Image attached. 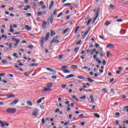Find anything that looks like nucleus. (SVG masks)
<instances>
[{
  "instance_id": "obj_1",
  "label": "nucleus",
  "mask_w": 128,
  "mask_h": 128,
  "mask_svg": "<svg viewBox=\"0 0 128 128\" xmlns=\"http://www.w3.org/2000/svg\"><path fill=\"white\" fill-rule=\"evenodd\" d=\"M6 112L8 114H14L16 112V108H7Z\"/></svg>"
},
{
  "instance_id": "obj_2",
  "label": "nucleus",
  "mask_w": 128,
  "mask_h": 128,
  "mask_svg": "<svg viewBox=\"0 0 128 128\" xmlns=\"http://www.w3.org/2000/svg\"><path fill=\"white\" fill-rule=\"evenodd\" d=\"M95 16H96L93 19L92 24H94V22H96V19L98 18V16H100V8H98V9L96 12Z\"/></svg>"
},
{
  "instance_id": "obj_3",
  "label": "nucleus",
  "mask_w": 128,
  "mask_h": 128,
  "mask_svg": "<svg viewBox=\"0 0 128 128\" xmlns=\"http://www.w3.org/2000/svg\"><path fill=\"white\" fill-rule=\"evenodd\" d=\"M39 112H40V110H38V108H36L34 110L33 113L32 114V115H33L34 116L36 117L38 116V114Z\"/></svg>"
},
{
  "instance_id": "obj_4",
  "label": "nucleus",
  "mask_w": 128,
  "mask_h": 128,
  "mask_svg": "<svg viewBox=\"0 0 128 128\" xmlns=\"http://www.w3.org/2000/svg\"><path fill=\"white\" fill-rule=\"evenodd\" d=\"M0 124H1V128H4V126H10V124L8 123L2 122L0 120Z\"/></svg>"
},
{
  "instance_id": "obj_5",
  "label": "nucleus",
  "mask_w": 128,
  "mask_h": 128,
  "mask_svg": "<svg viewBox=\"0 0 128 128\" xmlns=\"http://www.w3.org/2000/svg\"><path fill=\"white\" fill-rule=\"evenodd\" d=\"M44 37H42L40 38V46H41V48H44Z\"/></svg>"
},
{
  "instance_id": "obj_6",
  "label": "nucleus",
  "mask_w": 128,
  "mask_h": 128,
  "mask_svg": "<svg viewBox=\"0 0 128 128\" xmlns=\"http://www.w3.org/2000/svg\"><path fill=\"white\" fill-rule=\"evenodd\" d=\"M56 38H58V36L53 38L52 40L50 42V44H54V42L56 44H58L60 42H58V40H56Z\"/></svg>"
},
{
  "instance_id": "obj_7",
  "label": "nucleus",
  "mask_w": 128,
  "mask_h": 128,
  "mask_svg": "<svg viewBox=\"0 0 128 128\" xmlns=\"http://www.w3.org/2000/svg\"><path fill=\"white\" fill-rule=\"evenodd\" d=\"M18 102V100L16 99L13 101L12 102L10 103V106H14Z\"/></svg>"
},
{
  "instance_id": "obj_8",
  "label": "nucleus",
  "mask_w": 128,
  "mask_h": 128,
  "mask_svg": "<svg viewBox=\"0 0 128 128\" xmlns=\"http://www.w3.org/2000/svg\"><path fill=\"white\" fill-rule=\"evenodd\" d=\"M46 22L44 20L42 22V28H43V30H46Z\"/></svg>"
},
{
  "instance_id": "obj_9",
  "label": "nucleus",
  "mask_w": 128,
  "mask_h": 128,
  "mask_svg": "<svg viewBox=\"0 0 128 128\" xmlns=\"http://www.w3.org/2000/svg\"><path fill=\"white\" fill-rule=\"evenodd\" d=\"M51 90H52L51 88H44L42 90V92H50Z\"/></svg>"
},
{
  "instance_id": "obj_10",
  "label": "nucleus",
  "mask_w": 128,
  "mask_h": 128,
  "mask_svg": "<svg viewBox=\"0 0 128 128\" xmlns=\"http://www.w3.org/2000/svg\"><path fill=\"white\" fill-rule=\"evenodd\" d=\"M49 38H50V32H48L46 33L45 36V41L46 42L47 40H48Z\"/></svg>"
},
{
  "instance_id": "obj_11",
  "label": "nucleus",
  "mask_w": 128,
  "mask_h": 128,
  "mask_svg": "<svg viewBox=\"0 0 128 128\" xmlns=\"http://www.w3.org/2000/svg\"><path fill=\"white\" fill-rule=\"evenodd\" d=\"M6 96L7 98H14V94H6Z\"/></svg>"
},
{
  "instance_id": "obj_12",
  "label": "nucleus",
  "mask_w": 128,
  "mask_h": 128,
  "mask_svg": "<svg viewBox=\"0 0 128 128\" xmlns=\"http://www.w3.org/2000/svg\"><path fill=\"white\" fill-rule=\"evenodd\" d=\"M54 4V1L51 2L49 6V10H52V8Z\"/></svg>"
},
{
  "instance_id": "obj_13",
  "label": "nucleus",
  "mask_w": 128,
  "mask_h": 128,
  "mask_svg": "<svg viewBox=\"0 0 128 128\" xmlns=\"http://www.w3.org/2000/svg\"><path fill=\"white\" fill-rule=\"evenodd\" d=\"M12 40H13V42H16V44L20 43V40L16 38H12Z\"/></svg>"
},
{
  "instance_id": "obj_14",
  "label": "nucleus",
  "mask_w": 128,
  "mask_h": 128,
  "mask_svg": "<svg viewBox=\"0 0 128 128\" xmlns=\"http://www.w3.org/2000/svg\"><path fill=\"white\" fill-rule=\"evenodd\" d=\"M90 98L91 100V102H94V95H90Z\"/></svg>"
},
{
  "instance_id": "obj_15",
  "label": "nucleus",
  "mask_w": 128,
  "mask_h": 128,
  "mask_svg": "<svg viewBox=\"0 0 128 128\" xmlns=\"http://www.w3.org/2000/svg\"><path fill=\"white\" fill-rule=\"evenodd\" d=\"M62 72L64 74H70V72L66 69H64L62 70Z\"/></svg>"
},
{
  "instance_id": "obj_16",
  "label": "nucleus",
  "mask_w": 128,
  "mask_h": 128,
  "mask_svg": "<svg viewBox=\"0 0 128 128\" xmlns=\"http://www.w3.org/2000/svg\"><path fill=\"white\" fill-rule=\"evenodd\" d=\"M74 75L71 74L66 76V78H74Z\"/></svg>"
},
{
  "instance_id": "obj_17",
  "label": "nucleus",
  "mask_w": 128,
  "mask_h": 128,
  "mask_svg": "<svg viewBox=\"0 0 128 128\" xmlns=\"http://www.w3.org/2000/svg\"><path fill=\"white\" fill-rule=\"evenodd\" d=\"M54 18L52 16H51L50 18V22L51 24H52V22H54Z\"/></svg>"
},
{
  "instance_id": "obj_18",
  "label": "nucleus",
  "mask_w": 128,
  "mask_h": 128,
  "mask_svg": "<svg viewBox=\"0 0 128 128\" xmlns=\"http://www.w3.org/2000/svg\"><path fill=\"white\" fill-rule=\"evenodd\" d=\"M106 48H114V46L112 44H108L107 46H106Z\"/></svg>"
},
{
  "instance_id": "obj_19",
  "label": "nucleus",
  "mask_w": 128,
  "mask_h": 128,
  "mask_svg": "<svg viewBox=\"0 0 128 128\" xmlns=\"http://www.w3.org/2000/svg\"><path fill=\"white\" fill-rule=\"evenodd\" d=\"M77 78H79V80H86V77H84L82 76H78Z\"/></svg>"
},
{
  "instance_id": "obj_20",
  "label": "nucleus",
  "mask_w": 128,
  "mask_h": 128,
  "mask_svg": "<svg viewBox=\"0 0 128 128\" xmlns=\"http://www.w3.org/2000/svg\"><path fill=\"white\" fill-rule=\"evenodd\" d=\"M56 35V32L54 31V30H50V36H54Z\"/></svg>"
},
{
  "instance_id": "obj_21",
  "label": "nucleus",
  "mask_w": 128,
  "mask_h": 128,
  "mask_svg": "<svg viewBox=\"0 0 128 128\" xmlns=\"http://www.w3.org/2000/svg\"><path fill=\"white\" fill-rule=\"evenodd\" d=\"M25 28L26 30H32V28L28 25L25 26Z\"/></svg>"
},
{
  "instance_id": "obj_22",
  "label": "nucleus",
  "mask_w": 128,
  "mask_h": 128,
  "mask_svg": "<svg viewBox=\"0 0 128 128\" xmlns=\"http://www.w3.org/2000/svg\"><path fill=\"white\" fill-rule=\"evenodd\" d=\"M53 85L54 84H52V83H48L47 84V86L48 88H50L52 87Z\"/></svg>"
},
{
  "instance_id": "obj_23",
  "label": "nucleus",
  "mask_w": 128,
  "mask_h": 128,
  "mask_svg": "<svg viewBox=\"0 0 128 128\" xmlns=\"http://www.w3.org/2000/svg\"><path fill=\"white\" fill-rule=\"evenodd\" d=\"M89 82H94V80L91 79L90 78H87Z\"/></svg>"
},
{
  "instance_id": "obj_24",
  "label": "nucleus",
  "mask_w": 128,
  "mask_h": 128,
  "mask_svg": "<svg viewBox=\"0 0 128 128\" xmlns=\"http://www.w3.org/2000/svg\"><path fill=\"white\" fill-rule=\"evenodd\" d=\"M123 110L124 112H128V106H125Z\"/></svg>"
},
{
  "instance_id": "obj_25",
  "label": "nucleus",
  "mask_w": 128,
  "mask_h": 128,
  "mask_svg": "<svg viewBox=\"0 0 128 128\" xmlns=\"http://www.w3.org/2000/svg\"><path fill=\"white\" fill-rule=\"evenodd\" d=\"M90 26H89L88 29L86 30V32L84 33L88 35V34L90 32Z\"/></svg>"
},
{
  "instance_id": "obj_26",
  "label": "nucleus",
  "mask_w": 128,
  "mask_h": 128,
  "mask_svg": "<svg viewBox=\"0 0 128 128\" xmlns=\"http://www.w3.org/2000/svg\"><path fill=\"white\" fill-rule=\"evenodd\" d=\"M68 30H70V28H66L64 32H63V34H66Z\"/></svg>"
},
{
  "instance_id": "obj_27",
  "label": "nucleus",
  "mask_w": 128,
  "mask_h": 128,
  "mask_svg": "<svg viewBox=\"0 0 128 128\" xmlns=\"http://www.w3.org/2000/svg\"><path fill=\"white\" fill-rule=\"evenodd\" d=\"M94 116L97 118H100V115L98 114V113H94Z\"/></svg>"
},
{
  "instance_id": "obj_28",
  "label": "nucleus",
  "mask_w": 128,
  "mask_h": 128,
  "mask_svg": "<svg viewBox=\"0 0 128 128\" xmlns=\"http://www.w3.org/2000/svg\"><path fill=\"white\" fill-rule=\"evenodd\" d=\"M38 66V64H32L30 65V66Z\"/></svg>"
},
{
  "instance_id": "obj_29",
  "label": "nucleus",
  "mask_w": 128,
  "mask_h": 128,
  "mask_svg": "<svg viewBox=\"0 0 128 128\" xmlns=\"http://www.w3.org/2000/svg\"><path fill=\"white\" fill-rule=\"evenodd\" d=\"M2 62L4 64H8V62L6 60H2Z\"/></svg>"
},
{
  "instance_id": "obj_30",
  "label": "nucleus",
  "mask_w": 128,
  "mask_h": 128,
  "mask_svg": "<svg viewBox=\"0 0 128 128\" xmlns=\"http://www.w3.org/2000/svg\"><path fill=\"white\" fill-rule=\"evenodd\" d=\"M80 50V48L78 47H76L74 50V52H78V50Z\"/></svg>"
},
{
  "instance_id": "obj_31",
  "label": "nucleus",
  "mask_w": 128,
  "mask_h": 128,
  "mask_svg": "<svg viewBox=\"0 0 128 128\" xmlns=\"http://www.w3.org/2000/svg\"><path fill=\"white\" fill-rule=\"evenodd\" d=\"M10 32H14V30L12 29V26H10Z\"/></svg>"
},
{
  "instance_id": "obj_32",
  "label": "nucleus",
  "mask_w": 128,
  "mask_h": 128,
  "mask_svg": "<svg viewBox=\"0 0 128 128\" xmlns=\"http://www.w3.org/2000/svg\"><path fill=\"white\" fill-rule=\"evenodd\" d=\"M27 104L29 106H32V102L30 101H28L27 102Z\"/></svg>"
},
{
  "instance_id": "obj_33",
  "label": "nucleus",
  "mask_w": 128,
  "mask_h": 128,
  "mask_svg": "<svg viewBox=\"0 0 128 128\" xmlns=\"http://www.w3.org/2000/svg\"><path fill=\"white\" fill-rule=\"evenodd\" d=\"M78 30H80V26H77L76 28L75 29V31H74V34H76V32H78Z\"/></svg>"
},
{
  "instance_id": "obj_34",
  "label": "nucleus",
  "mask_w": 128,
  "mask_h": 128,
  "mask_svg": "<svg viewBox=\"0 0 128 128\" xmlns=\"http://www.w3.org/2000/svg\"><path fill=\"white\" fill-rule=\"evenodd\" d=\"M13 56H14V58H18V56L17 53H14L13 54Z\"/></svg>"
},
{
  "instance_id": "obj_35",
  "label": "nucleus",
  "mask_w": 128,
  "mask_h": 128,
  "mask_svg": "<svg viewBox=\"0 0 128 128\" xmlns=\"http://www.w3.org/2000/svg\"><path fill=\"white\" fill-rule=\"evenodd\" d=\"M71 68H78V66H76V65H72Z\"/></svg>"
},
{
  "instance_id": "obj_36",
  "label": "nucleus",
  "mask_w": 128,
  "mask_h": 128,
  "mask_svg": "<svg viewBox=\"0 0 128 128\" xmlns=\"http://www.w3.org/2000/svg\"><path fill=\"white\" fill-rule=\"evenodd\" d=\"M110 22H108V21H106L105 22V26H110Z\"/></svg>"
},
{
  "instance_id": "obj_37",
  "label": "nucleus",
  "mask_w": 128,
  "mask_h": 128,
  "mask_svg": "<svg viewBox=\"0 0 128 128\" xmlns=\"http://www.w3.org/2000/svg\"><path fill=\"white\" fill-rule=\"evenodd\" d=\"M51 72H52V74H56V70H54V69H51V71H50Z\"/></svg>"
},
{
  "instance_id": "obj_38",
  "label": "nucleus",
  "mask_w": 128,
  "mask_h": 128,
  "mask_svg": "<svg viewBox=\"0 0 128 128\" xmlns=\"http://www.w3.org/2000/svg\"><path fill=\"white\" fill-rule=\"evenodd\" d=\"M109 7L110 8H112V10H114V4H110Z\"/></svg>"
},
{
  "instance_id": "obj_39",
  "label": "nucleus",
  "mask_w": 128,
  "mask_h": 128,
  "mask_svg": "<svg viewBox=\"0 0 128 128\" xmlns=\"http://www.w3.org/2000/svg\"><path fill=\"white\" fill-rule=\"evenodd\" d=\"M8 46H9V50H12V44H10Z\"/></svg>"
},
{
  "instance_id": "obj_40",
  "label": "nucleus",
  "mask_w": 128,
  "mask_h": 128,
  "mask_svg": "<svg viewBox=\"0 0 128 128\" xmlns=\"http://www.w3.org/2000/svg\"><path fill=\"white\" fill-rule=\"evenodd\" d=\"M115 116H118V117H120V112H116V113L115 114Z\"/></svg>"
},
{
  "instance_id": "obj_41",
  "label": "nucleus",
  "mask_w": 128,
  "mask_h": 128,
  "mask_svg": "<svg viewBox=\"0 0 128 128\" xmlns=\"http://www.w3.org/2000/svg\"><path fill=\"white\" fill-rule=\"evenodd\" d=\"M42 12H38L37 13L38 16H42Z\"/></svg>"
},
{
  "instance_id": "obj_42",
  "label": "nucleus",
  "mask_w": 128,
  "mask_h": 128,
  "mask_svg": "<svg viewBox=\"0 0 128 128\" xmlns=\"http://www.w3.org/2000/svg\"><path fill=\"white\" fill-rule=\"evenodd\" d=\"M64 6H70V3H66L64 4H63Z\"/></svg>"
},
{
  "instance_id": "obj_43",
  "label": "nucleus",
  "mask_w": 128,
  "mask_h": 128,
  "mask_svg": "<svg viewBox=\"0 0 128 128\" xmlns=\"http://www.w3.org/2000/svg\"><path fill=\"white\" fill-rule=\"evenodd\" d=\"M57 14H58V12L56 11V10H54V13H53L54 16H56Z\"/></svg>"
},
{
  "instance_id": "obj_44",
  "label": "nucleus",
  "mask_w": 128,
  "mask_h": 128,
  "mask_svg": "<svg viewBox=\"0 0 128 128\" xmlns=\"http://www.w3.org/2000/svg\"><path fill=\"white\" fill-rule=\"evenodd\" d=\"M63 57H64V55H62V54L59 55L58 60H62V58Z\"/></svg>"
},
{
  "instance_id": "obj_45",
  "label": "nucleus",
  "mask_w": 128,
  "mask_h": 128,
  "mask_svg": "<svg viewBox=\"0 0 128 128\" xmlns=\"http://www.w3.org/2000/svg\"><path fill=\"white\" fill-rule=\"evenodd\" d=\"M102 90L104 92H106V94L108 92V90H106V88H102Z\"/></svg>"
},
{
  "instance_id": "obj_46",
  "label": "nucleus",
  "mask_w": 128,
  "mask_h": 128,
  "mask_svg": "<svg viewBox=\"0 0 128 128\" xmlns=\"http://www.w3.org/2000/svg\"><path fill=\"white\" fill-rule=\"evenodd\" d=\"M90 22H92V19H90L88 22H87V26H90Z\"/></svg>"
},
{
  "instance_id": "obj_47",
  "label": "nucleus",
  "mask_w": 128,
  "mask_h": 128,
  "mask_svg": "<svg viewBox=\"0 0 128 128\" xmlns=\"http://www.w3.org/2000/svg\"><path fill=\"white\" fill-rule=\"evenodd\" d=\"M66 104H68V106H70V105L68 104H70V101H67L65 102Z\"/></svg>"
},
{
  "instance_id": "obj_48",
  "label": "nucleus",
  "mask_w": 128,
  "mask_h": 128,
  "mask_svg": "<svg viewBox=\"0 0 128 128\" xmlns=\"http://www.w3.org/2000/svg\"><path fill=\"white\" fill-rule=\"evenodd\" d=\"M2 38H4L5 40H6V38H8V36L6 35H2Z\"/></svg>"
},
{
  "instance_id": "obj_49",
  "label": "nucleus",
  "mask_w": 128,
  "mask_h": 128,
  "mask_svg": "<svg viewBox=\"0 0 128 128\" xmlns=\"http://www.w3.org/2000/svg\"><path fill=\"white\" fill-rule=\"evenodd\" d=\"M116 22H122V19H118V20H116Z\"/></svg>"
},
{
  "instance_id": "obj_50",
  "label": "nucleus",
  "mask_w": 128,
  "mask_h": 128,
  "mask_svg": "<svg viewBox=\"0 0 128 128\" xmlns=\"http://www.w3.org/2000/svg\"><path fill=\"white\" fill-rule=\"evenodd\" d=\"M86 52H87L88 54H90V52H92V50H90V49H88L86 50Z\"/></svg>"
},
{
  "instance_id": "obj_51",
  "label": "nucleus",
  "mask_w": 128,
  "mask_h": 128,
  "mask_svg": "<svg viewBox=\"0 0 128 128\" xmlns=\"http://www.w3.org/2000/svg\"><path fill=\"white\" fill-rule=\"evenodd\" d=\"M102 64L103 66H106V60H104L102 62Z\"/></svg>"
},
{
  "instance_id": "obj_52",
  "label": "nucleus",
  "mask_w": 128,
  "mask_h": 128,
  "mask_svg": "<svg viewBox=\"0 0 128 128\" xmlns=\"http://www.w3.org/2000/svg\"><path fill=\"white\" fill-rule=\"evenodd\" d=\"M42 102V100L40 98L38 100H37V104H40Z\"/></svg>"
},
{
  "instance_id": "obj_53",
  "label": "nucleus",
  "mask_w": 128,
  "mask_h": 128,
  "mask_svg": "<svg viewBox=\"0 0 128 128\" xmlns=\"http://www.w3.org/2000/svg\"><path fill=\"white\" fill-rule=\"evenodd\" d=\"M26 16H32V14L27 13V14H26Z\"/></svg>"
},
{
  "instance_id": "obj_54",
  "label": "nucleus",
  "mask_w": 128,
  "mask_h": 128,
  "mask_svg": "<svg viewBox=\"0 0 128 128\" xmlns=\"http://www.w3.org/2000/svg\"><path fill=\"white\" fill-rule=\"evenodd\" d=\"M84 98H86V96L80 97V100H84Z\"/></svg>"
},
{
  "instance_id": "obj_55",
  "label": "nucleus",
  "mask_w": 128,
  "mask_h": 128,
  "mask_svg": "<svg viewBox=\"0 0 128 128\" xmlns=\"http://www.w3.org/2000/svg\"><path fill=\"white\" fill-rule=\"evenodd\" d=\"M62 16V12H60V14H59L57 18H60V16Z\"/></svg>"
},
{
  "instance_id": "obj_56",
  "label": "nucleus",
  "mask_w": 128,
  "mask_h": 128,
  "mask_svg": "<svg viewBox=\"0 0 128 128\" xmlns=\"http://www.w3.org/2000/svg\"><path fill=\"white\" fill-rule=\"evenodd\" d=\"M28 48H34V46H32V45H30V46H28Z\"/></svg>"
},
{
  "instance_id": "obj_57",
  "label": "nucleus",
  "mask_w": 128,
  "mask_h": 128,
  "mask_svg": "<svg viewBox=\"0 0 128 128\" xmlns=\"http://www.w3.org/2000/svg\"><path fill=\"white\" fill-rule=\"evenodd\" d=\"M82 43V41L80 40L79 41H78L76 43V44H80Z\"/></svg>"
},
{
  "instance_id": "obj_58",
  "label": "nucleus",
  "mask_w": 128,
  "mask_h": 128,
  "mask_svg": "<svg viewBox=\"0 0 128 128\" xmlns=\"http://www.w3.org/2000/svg\"><path fill=\"white\" fill-rule=\"evenodd\" d=\"M110 55V52H107L106 53V56L107 58H108V56Z\"/></svg>"
},
{
  "instance_id": "obj_59",
  "label": "nucleus",
  "mask_w": 128,
  "mask_h": 128,
  "mask_svg": "<svg viewBox=\"0 0 128 128\" xmlns=\"http://www.w3.org/2000/svg\"><path fill=\"white\" fill-rule=\"evenodd\" d=\"M84 116V114H80L79 115V118H82Z\"/></svg>"
},
{
  "instance_id": "obj_60",
  "label": "nucleus",
  "mask_w": 128,
  "mask_h": 128,
  "mask_svg": "<svg viewBox=\"0 0 128 128\" xmlns=\"http://www.w3.org/2000/svg\"><path fill=\"white\" fill-rule=\"evenodd\" d=\"M110 92H112V94H114V92H115L114 90V89H111V90H110Z\"/></svg>"
},
{
  "instance_id": "obj_61",
  "label": "nucleus",
  "mask_w": 128,
  "mask_h": 128,
  "mask_svg": "<svg viewBox=\"0 0 128 128\" xmlns=\"http://www.w3.org/2000/svg\"><path fill=\"white\" fill-rule=\"evenodd\" d=\"M68 124H70V122H66L64 124V126H68Z\"/></svg>"
},
{
  "instance_id": "obj_62",
  "label": "nucleus",
  "mask_w": 128,
  "mask_h": 128,
  "mask_svg": "<svg viewBox=\"0 0 128 128\" xmlns=\"http://www.w3.org/2000/svg\"><path fill=\"white\" fill-rule=\"evenodd\" d=\"M123 124H128V120L126 121H123Z\"/></svg>"
},
{
  "instance_id": "obj_63",
  "label": "nucleus",
  "mask_w": 128,
  "mask_h": 128,
  "mask_svg": "<svg viewBox=\"0 0 128 128\" xmlns=\"http://www.w3.org/2000/svg\"><path fill=\"white\" fill-rule=\"evenodd\" d=\"M14 48H16V46H18V43H16L14 44Z\"/></svg>"
},
{
  "instance_id": "obj_64",
  "label": "nucleus",
  "mask_w": 128,
  "mask_h": 128,
  "mask_svg": "<svg viewBox=\"0 0 128 128\" xmlns=\"http://www.w3.org/2000/svg\"><path fill=\"white\" fill-rule=\"evenodd\" d=\"M61 86L62 88H66V85L62 84Z\"/></svg>"
}]
</instances>
